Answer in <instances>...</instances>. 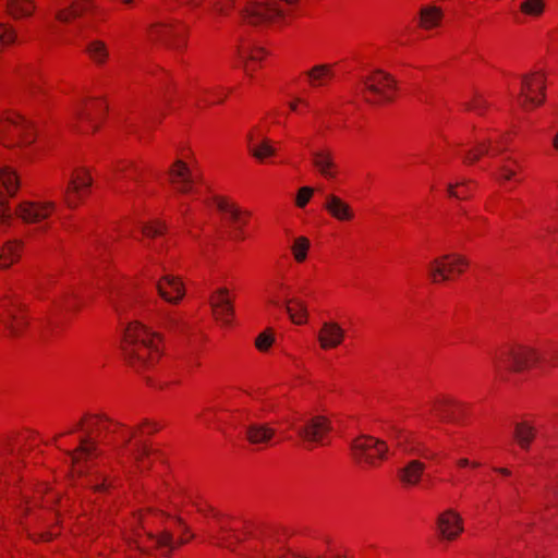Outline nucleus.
I'll list each match as a JSON object with an SVG mask.
<instances>
[{
  "mask_svg": "<svg viewBox=\"0 0 558 558\" xmlns=\"http://www.w3.org/2000/svg\"><path fill=\"white\" fill-rule=\"evenodd\" d=\"M182 522L162 511L147 508L134 513L125 526V538L131 548L143 554L158 550L168 555L189 541V537L175 536Z\"/></svg>",
  "mask_w": 558,
  "mask_h": 558,
  "instance_id": "obj_2",
  "label": "nucleus"
},
{
  "mask_svg": "<svg viewBox=\"0 0 558 558\" xmlns=\"http://www.w3.org/2000/svg\"><path fill=\"white\" fill-rule=\"evenodd\" d=\"M217 407L220 429L225 426H231V407L226 404H217Z\"/></svg>",
  "mask_w": 558,
  "mask_h": 558,
  "instance_id": "obj_64",
  "label": "nucleus"
},
{
  "mask_svg": "<svg viewBox=\"0 0 558 558\" xmlns=\"http://www.w3.org/2000/svg\"><path fill=\"white\" fill-rule=\"evenodd\" d=\"M311 241L304 235L296 236L290 247L293 259L296 264H303L308 257Z\"/></svg>",
  "mask_w": 558,
  "mask_h": 558,
  "instance_id": "obj_49",
  "label": "nucleus"
},
{
  "mask_svg": "<svg viewBox=\"0 0 558 558\" xmlns=\"http://www.w3.org/2000/svg\"><path fill=\"white\" fill-rule=\"evenodd\" d=\"M542 364L558 367V344H553L541 351Z\"/></svg>",
  "mask_w": 558,
  "mask_h": 558,
  "instance_id": "obj_61",
  "label": "nucleus"
},
{
  "mask_svg": "<svg viewBox=\"0 0 558 558\" xmlns=\"http://www.w3.org/2000/svg\"><path fill=\"white\" fill-rule=\"evenodd\" d=\"M37 140L34 122L21 113L7 110L0 113V145L5 148H26Z\"/></svg>",
  "mask_w": 558,
  "mask_h": 558,
  "instance_id": "obj_5",
  "label": "nucleus"
},
{
  "mask_svg": "<svg viewBox=\"0 0 558 558\" xmlns=\"http://www.w3.org/2000/svg\"><path fill=\"white\" fill-rule=\"evenodd\" d=\"M17 457L11 453H2L0 457V476H8L9 469L13 472L14 470H17V465H13L15 462H17Z\"/></svg>",
  "mask_w": 558,
  "mask_h": 558,
  "instance_id": "obj_62",
  "label": "nucleus"
},
{
  "mask_svg": "<svg viewBox=\"0 0 558 558\" xmlns=\"http://www.w3.org/2000/svg\"><path fill=\"white\" fill-rule=\"evenodd\" d=\"M236 56L243 64L244 72L247 75H253V72H255L267 58L268 52L264 47L253 40L243 38L236 46Z\"/></svg>",
  "mask_w": 558,
  "mask_h": 558,
  "instance_id": "obj_21",
  "label": "nucleus"
},
{
  "mask_svg": "<svg viewBox=\"0 0 558 558\" xmlns=\"http://www.w3.org/2000/svg\"><path fill=\"white\" fill-rule=\"evenodd\" d=\"M234 89V87H227L222 85L202 87L195 95L196 106L203 109L210 106L222 105Z\"/></svg>",
  "mask_w": 558,
  "mask_h": 558,
  "instance_id": "obj_31",
  "label": "nucleus"
},
{
  "mask_svg": "<svg viewBox=\"0 0 558 558\" xmlns=\"http://www.w3.org/2000/svg\"><path fill=\"white\" fill-rule=\"evenodd\" d=\"M155 453L146 442H141L133 454V462L138 472L148 470L153 463Z\"/></svg>",
  "mask_w": 558,
  "mask_h": 558,
  "instance_id": "obj_46",
  "label": "nucleus"
},
{
  "mask_svg": "<svg viewBox=\"0 0 558 558\" xmlns=\"http://www.w3.org/2000/svg\"><path fill=\"white\" fill-rule=\"evenodd\" d=\"M201 422L209 427L218 428L219 426V420H218V407L217 404L209 405L205 408L198 415Z\"/></svg>",
  "mask_w": 558,
  "mask_h": 558,
  "instance_id": "obj_55",
  "label": "nucleus"
},
{
  "mask_svg": "<svg viewBox=\"0 0 558 558\" xmlns=\"http://www.w3.org/2000/svg\"><path fill=\"white\" fill-rule=\"evenodd\" d=\"M82 302L73 287H61L53 299V311L76 312Z\"/></svg>",
  "mask_w": 558,
  "mask_h": 558,
  "instance_id": "obj_36",
  "label": "nucleus"
},
{
  "mask_svg": "<svg viewBox=\"0 0 558 558\" xmlns=\"http://www.w3.org/2000/svg\"><path fill=\"white\" fill-rule=\"evenodd\" d=\"M312 165L314 169L328 181L336 180L340 174V167L336 162V156L328 147L313 151Z\"/></svg>",
  "mask_w": 558,
  "mask_h": 558,
  "instance_id": "obj_27",
  "label": "nucleus"
},
{
  "mask_svg": "<svg viewBox=\"0 0 558 558\" xmlns=\"http://www.w3.org/2000/svg\"><path fill=\"white\" fill-rule=\"evenodd\" d=\"M23 515L35 521L29 536L34 542H50L60 534L59 511H51V507L59 504L62 507V498L46 483L39 484L33 497H25Z\"/></svg>",
  "mask_w": 558,
  "mask_h": 558,
  "instance_id": "obj_4",
  "label": "nucleus"
},
{
  "mask_svg": "<svg viewBox=\"0 0 558 558\" xmlns=\"http://www.w3.org/2000/svg\"><path fill=\"white\" fill-rule=\"evenodd\" d=\"M209 304L214 318L222 325H228L234 316L233 294L229 289L221 287L216 289L210 298Z\"/></svg>",
  "mask_w": 558,
  "mask_h": 558,
  "instance_id": "obj_22",
  "label": "nucleus"
},
{
  "mask_svg": "<svg viewBox=\"0 0 558 558\" xmlns=\"http://www.w3.org/2000/svg\"><path fill=\"white\" fill-rule=\"evenodd\" d=\"M275 337L271 329H266L255 338V348L262 352H267L274 344Z\"/></svg>",
  "mask_w": 558,
  "mask_h": 558,
  "instance_id": "obj_59",
  "label": "nucleus"
},
{
  "mask_svg": "<svg viewBox=\"0 0 558 558\" xmlns=\"http://www.w3.org/2000/svg\"><path fill=\"white\" fill-rule=\"evenodd\" d=\"M360 94L368 104L386 105L397 98L398 83L390 73L375 70L362 78Z\"/></svg>",
  "mask_w": 558,
  "mask_h": 558,
  "instance_id": "obj_8",
  "label": "nucleus"
},
{
  "mask_svg": "<svg viewBox=\"0 0 558 558\" xmlns=\"http://www.w3.org/2000/svg\"><path fill=\"white\" fill-rule=\"evenodd\" d=\"M331 428V421L327 416L315 415L306 421L299 435L304 441L320 444Z\"/></svg>",
  "mask_w": 558,
  "mask_h": 558,
  "instance_id": "obj_28",
  "label": "nucleus"
},
{
  "mask_svg": "<svg viewBox=\"0 0 558 558\" xmlns=\"http://www.w3.org/2000/svg\"><path fill=\"white\" fill-rule=\"evenodd\" d=\"M82 51L86 59L98 69L107 66L111 60L109 45L100 38L86 41Z\"/></svg>",
  "mask_w": 558,
  "mask_h": 558,
  "instance_id": "obj_34",
  "label": "nucleus"
},
{
  "mask_svg": "<svg viewBox=\"0 0 558 558\" xmlns=\"http://www.w3.org/2000/svg\"><path fill=\"white\" fill-rule=\"evenodd\" d=\"M15 211L10 207V199L0 189V231L9 229L14 221Z\"/></svg>",
  "mask_w": 558,
  "mask_h": 558,
  "instance_id": "obj_53",
  "label": "nucleus"
},
{
  "mask_svg": "<svg viewBox=\"0 0 558 558\" xmlns=\"http://www.w3.org/2000/svg\"><path fill=\"white\" fill-rule=\"evenodd\" d=\"M114 170L117 173L131 180H137L142 175V167L136 161L130 159L119 160L114 166Z\"/></svg>",
  "mask_w": 558,
  "mask_h": 558,
  "instance_id": "obj_51",
  "label": "nucleus"
},
{
  "mask_svg": "<svg viewBox=\"0 0 558 558\" xmlns=\"http://www.w3.org/2000/svg\"><path fill=\"white\" fill-rule=\"evenodd\" d=\"M287 312L290 319L295 325H304L308 319V312L305 302L301 299H290L287 301Z\"/></svg>",
  "mask_w": 558,
  "mask_h": 558,
  "instance_id": "obj_45",
  "label": "nucleus"
},
{
  "mask_svg": "<svg viewBox=\"0 0 558 558\" xmlns=\"http://www.w3.org/2000/svg\"><path fill=\"white\" fill-rule=\"evenodd\" d=\"M234 10V0H211L209 11L218 16H228Z\"/></svg>",
  "mask_w": 558,
  "mask_h": 558,
  "instance_id": "obj_56",
  "label": "nucleus"
},
{
  "mask_svg": "<svg viewBox=\"0 0 558 558\" xmlns=\"http://www.w3.org/2000/svg\"><path fill=\"white\" fill-rule=\"evenodd\" d=\"M0 184V189L4 195L8 196V199L14 197L20 189V177L17 172L9 166L1 167Z\"/></svg>",
  "mask_w": 558,
  "mask_h": 558,
  "instance_id": "obj_41",
  "label": "nucleus"
},
{
  "mask_svg": "<svg viewBox=\"0 0 558 558\" xmlns=\"http://www.w3.org/2000/svg\"><path fill=\"white\" fill-rule=\"evenodd\" d=\"M453 409H452V417L450 418V422H456L459 424H465L469 417L472 414V407L471 404L457 400H453Z\"/></svg>",
  "mask_w": 558,
  "mask_h": 558,
  "instance_id": "obj_54",
  "label": "nucleus"
},
{
  "mask_svg": "<svg viewBox=\"0 0 558 558\" xmlns=\"http://www.w3.org/2000/svg\"><path fill=\"white\" fill-rule=\"evenodd\" d=\"M307 85L311 88L329 86L336 77V63H320L303 72Z\"/></svg>",
  "mask_w": 558,
  "mask_h": 558,
  "instance_id": "obj_30",
  "label": "nucleus"
},
{
  "mask_svg": "<svg viewBox=\"0 0 558 558\" xmlns=\"http://www.w3.org/2000/svg\"><path fill=\"white\" fill-rule=\"evenodd\" d=\"M477 189V182L471 179H463L461 181L449 183L447 185V194L461 201L470 199Z\"/></svg>",
  "mask_w": 558,
  "mask_h": 558,
  "instance_id": "obj_42",
  "label": "nucleus"
},
{
  "mask_svg": "<svg viewBox=\"0 0 558 558\" xmlns=\"http://www.w3.org/2000/svg\"><path fill=\"white\" fill-rule=\"evenodd\" d=\"M323 209L330 218L341 223H350L356 218V213L351 204L335 193L325 195Z\"/></svg>",
  "mask_w": 558,
  "mask_h": 558,
  "instance_id": "obj_23",
  "label": "nucleus"
},
{
  "mask_svg": "<svg viewBox=\"0 0 558 558\" xmlns=\"http://www.w3.org/2000/svg\"><path fill=\"white\" fill-rule=\"evenodd\" d=\"M24 250V242L21 240L5 241L0 248V270H7L19 263Z\"/></svg>",
  "mask_w": 558,
  "mask_h": 558,
  "instance_id": "obj_37",
  "label": "nucleus"
},
{
  "mask_svg": "<svg viewBox=\"0 0 558 558\" xmlns=\"http://www.w3.org/2000/svg\"><path fill=\"white\" fill-rule=\"evenodd\" d=\"M288 108L291 112H293L300 117H305L307 114L316 112L310 98L304 97V96H296V97L292 98L288 102Z\"/></svg>",
  "mask_w": 558,
  "mask_h": 558,
  "instance_id": "obj_52",
  "label": "nucleus"
},
{
  "mask_svg": "<svg viewBox=\"0 0 558 558\" xmlns=\"http://www.w3.org/2000/svg\"><path fill=\"white\" fill-rule=\"evenodd\" d=\"M108 112V104L102 97H87L76 104L72 110V128L82 134L97 132Z\"/></svg>",
  "mask_w": 558,
  "mask_h": 558,
  "instance_id": "obj_7",
  "label": "nucleus"
},
{
  "mask_svg": "<svg viewBox=\"0 0 558 558\" xmlns=\"http://www.w3.org/2000/svg\"><path fill=\"white\" fill-rule=\"evenodd\" d=\"M94 178L86 166H75L63 192V202L70 209L80 207L92 193Z\"/></svg>",
  "mask_w": 558,
  "mask_h": 558,
  "instance_id": "obj_13",
  "label": "nucleus"
},
{
  "mask_svg": "<svg viewBox=\"0 0 558 558\" xmlns=\"http://www.w3.org/2000/svg\"><path fill=\"white\" fill-rule=\"evenodd\" d=\"M395 439L398 447L405 453L416 457L418 460H426L439 464L442 460V454L428 447L427 445L411 439V434L407 430H397Z\"/></svg>",
  "mask_w": 558,
  "mask_h": 558,
  "instance_id": "obj_18",
  "label": "nucleus"
},
{
  "mask_svg": "<svg viewBox=\"0 0 558 558\" xmlns=\"http://www.w3.org/2000/svg\"><path fill=\"white\" fill-rule=\"evenodd\" d=\"M353 462L361 469L378 468L388 459L389 447L386 441L369 435L355 437L350 447Z\"/></svg>",
  "mask_w": 558,
  "mask_h": 558,
  "instance_id": "obj_11",
  "label": "nucleus"
},
{
  "mask_svg": "<svg viewBox=\"0 0 558 558\" xmlns=\"http://www.w3.org/2000/svg\"><path fill=\"white\" fill-rule=\"evenodd\" d=\"M537 435V424L533 418H523L513 426V441L523 451H530Z\"/></svg>",
  "mask_w": 558,
  "mask_h": 558,
  "instance_id": "obj_33",
  "label": "nucleus"
},
{
  "mask_svg": "<svg viewBox=\"0 0 558 558\" xmlns=\"http://www.w3.org/2000/svg\"><path fill=\"white\" fill-rule=\"evenodd\" d=\"M425 470L423 461L412 459L398 470L397 477L403 488L411 489L420 485Z\"/></svg>",
  "mask_w": 558,
  "mask_h": 558,
  "instance_id": "obj_35",
  "label": "nucleus"
},
{
  "mask_svg": "<svg viewBox=\"0 0 558 558\" xmlns=\"http://www.w3.org/2000/svg\"><path fill=\"white\" fill-rule=\"evenodd\" d=\"M315 190L311 186H302L298 190L295 195V206L298 208H305L307 204L311 202Z\"/></svg>",
  "mask_w": 558,
  "mask_h": 558,
  "instance_id": "obj_63",
  "label": "nucleus"
},
{
  "mask_svg": "<svg viewBox=\"0 0 558 558\" xmlns=\"http://www.w3.org/2000/svg\"><path fill=\"white\" fill-rule=\"evenodd\" d=\"M19 43V34L13 24L0 21V52L15 46Z\"/></svg>",
  "mask_w": 558,
  "mask_h": 558,
  "instance_id": "obj_48",
  "label": "nucleus"
},
{
  "mask_svg": "<svg viewBox=\"0 0 558 558\" xmlns=\"http://www.w3.org/2000/svg\"><path fill=\"white\" fill-rule=\"evenodd\" d=\"M546 77L541 71L522 76L517 105L524 111H532L545 102Z\"/></svg>",
  "mask_w": 558,
  "mask_h": 558,
  "instance_id": "obj_14",
  "label": "nucleus"
},
{
  "mask_svg": "<svg viewBox=\"0 0 558 558\" xmlns=\"http://www.w3.org/2000/svg\"><path fill=\"white\" fill-rule=\"evenodd\" d=\"M345 329L335 320L324 322L317 332L319 348L324 351L339 348L345 340Z\"/></svg>",
  "mask_w": 558,
  "mask_h": 558,
  "instance_id": "obj_24",
  "label": "nucleus"
},
{
  "mask_svg": "<svg viewBox=\"0 0 558 558\" xmlns=\"http://www.w3.org/2000/svg\"><path fill=\"white\" fill-rule=\"evenodd\" d=\"M167 231L165 222L154 220L143 227V235L148 239H157L163 235Z\"/></svg>",
  "mask_w": 558,
  "mask_h": 558,
  "instance_id": "obj_58",
  "label": "nucleus"
},
{
  "mask_svg": "<svg viewBox=\"0 0 558 558\" xmlns=\"http://www.w3.org/2000/svg\"><path fill=\"white\" fill-rule=\"evenodd\" d=\"M453 400L454 398L450 396L437 397L430 405L432 415L440 421L450 422L452 417Z\"/></svg>",
  "mask_w": 558,
  "mask_h": 558,
  "instance_id": "obj_44",
  "label": "nucleus"
},
{
  "mask_svg": "<svg viewBox=\"0 0 558 558\" xmlns=\"http://www.w3.org/2000/svg\"><path fill=\"white\" fill-rule=\"evenodd\" d=\"M444 20V12L439 7L425 5L420 9L417 27L423 31H432L440 26Z\"/></svg>",
  "mask_w": 558,
  "mask_h": 558,
  "instance_id": "obj_39",
  "label": "nucleus"
},
{
  "mask_svg": "<svg viewBox=\"0 0 558 558\" xmlns=\"http://www.w3.org/2000/svg\"><path fill=\"white\" fill-rule=\"evenodd\" d=\"M215 204L223 217L229 220L235 228L241 229L248 223L251 214L241 209L231 198L226 196H217Z\"/></svg>",
  "mask_w": 558,
  "mask_h": 558,
  "instance_id": "obj_32",
  "label": "nucleus"
},
{
  "mask_svg": "<svg viewBox=\"0 0 558 558\" xmlns=\"http://www.w3.org/2000/svg\"><path fill=\"white\" fill-rule=\"evenodd\" d=\"M120 350L124 362L135 372L155 367L165 354L163 336L138 320L124 328Z\"/></svg>",
  "mask_w": 558,
  "mask_h": 558,
  "instance_id": "obj_3",
  "label": "nucleus"
},
{
  "mask_svg": "<svg viewBox=\"0 0 558 558\" xmlns=\"http://www.w3.org/2000/svg\"><path fill=\"white\" fill-rule=\"evenodd\" d=\"M156 288L160 298L170 304H178L185 295V288L181 278L173 275L161 277Z\"/></svg>",
  "mask_w": 558,
  "mask_h": 558,
  "instance_id": "obj_29",
  "label": "nucleus"
},
{
  "mask_svg": "<svg viewBox=\"0 0 558 558\" xmlns=\"http://www.w3.org/2000/svg\"><path fill=\"white\" fill-rule=\"evenodd\" d=\"M276 436V429L268 424L252 422L246 429V439L252 445H268Z\"/></svg>",
  "mask_w": 558,
  "mask_h": 558,
  "instance_id": "obj_40",
  "label": "nucleus"
},
{
  "mask_svg": "<svg viewBox=\"0 0 558 558\" xmlns=\"http://www.w3.org/2000/svg\"><path fill=\"white\" fill-rule=\"evenodd\" d=\"M546 11V0H522L519 12L531 20L541 19Z\"/></svg>",
  "mask_w": 558,
  "mask_h": 558,
  "instance_id": "obj_47",
  "label": "nucleus"
},
{
  "mask_svg": "<svg viewBox=\"0 0 558 558\" xmlns=\"http://www.w3.org/2000/svg\"><path fill=\"white\" fill-rule=\"evenodd\" d=\"M242 21L258 26L282 23L291 19V10L276 0H247L240 11Z\"/></svg>",
  "mask_w": 558,
  "mask_h": 558,
  "instance_id": "obj_10",
  "label": "nucleus"
},
{
  "mask_svg": "<svg viewBox=\"0 0 558 558\" xmlns=\"http://www.w3.org/2000/svg\"><path fill=\"white\" fill-rule=\"evenodd\" d=\"M487 143H492L493 157L499 156L507 151L511 143V135L509 133H493L485 137Z\"/></svg>",
  "mask_w": 558,
  "mask_h": 558,
  "instance_id": "obj_50",
  "label": "nucleus"
},
{
  "mask_svg": "<svg viewBox=\"0 0 558 558\" xmlns=\"http://www.w3.org/2000/svg\"><path fill=\"white\" fill-rule=\"evenodd\" d=\"M0 324L11 336L22 335L29 324L28 311L17 302L5 301L0 305Z\"/></svg>",
  "mask_w": 558,
  "mask_h": 558,
  "instance_id": "obj_16",
  "label": "nucleus"
},
{
  "mask_svg": "<svg viewBox=\"0 0 558 558\" xmlns=\"http://www.w3.org/2000/svg\"><path fill=\"white\" fill-rule=\"evenodd\" d=\"M436 531L441 539L454 541L463 532L462 518L452 509L445 510L437 517Z\"/></svg>",
  "mask_w": 558,
  "mask_h": 558,
  "instance_id": "obj_25",
  "label": "nucleus"
},
{
  "mask_svg": "<svg viewBox=\"0 0 558 558\" xmlns=\"http://www.w3.org/2000/svg\"><path fill=\"white\" fill-rule=\"evenodd\" d=\"M101 13L102 10L95 0H72L69 5L54 12V20L62 24H71L85 15L98 17Z\"/></svg>",
  "mask_w": 558,
  "mask_h": 558,
  "instance_id": "obj_19",
  "label": "nucleus"
},
{
  "mask_svg": "<svg viewBox=\"0 0 558 558\" xmlns=\"http://www.w3.org/2000/svg\"><path fill=\"white\" fill-rule=\"evenodd\" d=\"M492 177L501 186L520 184L524 180L523 161L513 155L502 156L496 162Z\"/></svg>",
  "mask_w": 558,
  "mask_h": 558,
  "instance_id": "obj_17",
  "label": "nucleus"
},
{
  "mask_svg": "<svg viewBox=\"0 0 558 558\" xmlns=\"http://www.w3.org/2000/svg\"><path fill=\"white\" fill-rule=\"evenodd\" d=\"M488 107L489 104L482 94H475L473 98L466 104L468 110L474 111L480 116L484 114L487 111Z\"/></svg>",
  "mask_w": 558,
  "mask_h": 558,
  "instance_id": "obj_60",
  "label": "nucleus"
},
{
  "mask_svg": "<svg viewBox=\"0 0 558 558\" xmlns=\"http://www.w3.org/2000/svg\"><path fill=\"white\" fill-rule=\"evenodd\" d=\"M542 364L539 350L522 344H506L498 348L493 357L496 373H524Z\"/></svg>",
  "mask_w": 558,
  "mask_h": 558,
  "instance_id": "obj_6",
  "label": "nucleus"
},
{
  "mask_svg": "<svg viewBox=\"0 0 558 558\" xmlns=\"http://www.w3.org/2000/svg\"><path fill=\"white\" fill-rule=\"evenodd\" d=\"M150 43L170 50L183 52L187 48L190 27L182 21L168 20L151 23L146 32Z\"/></svg>",
  "mask_w": 558,
  "mask_h": 558,
  "instance_id": "obj_9",
  "label": "nucleus"
},
{
  "mask_svg": "<svg viewBox=\"0 0 558 558\" xmlns=\"http://www.w3.org/2000/svg\"><path fill=\"white\" fill-rule=\"evenodd\" d=\"M484 156L493 157L492 143H487L486 138H477L476 144L463 154L462 162L472 166Z\"/></svg>",
  "mask_w": 558,
  "mask_h": 558,
  "instance_id": "obj_43",
  "label": "nucleus"
},
{
  "mask_svg": "<svg viewBox=\"0 0 558 558\" xmlns=\"http://www.w3.org/2000/svg\"><path fill=\"white\" fill-rule=\"evenodd\" d=\"M255 414L247 409H238L231 407V426H238L242 424H251Z\"/></svg>",
  "mask_w": 558,
  "mask_h": 558,
  "instance_id": "obj_57",
  "label": "nucleus"
},
{
  "mask_svg": "<svg viewBox=\"0 0 558 558\" xmlns=\"http://www.w3.org/2000/svg\"><path fill=\"white\" fill-rule=\"evenodd\" d=\"M37 5L35 0H7L5 12L14 21L34 16Z\"/></svg>",
  "mask_w": 558,
  "mask_h": 558,
  "instance_id": "obj_38",
  "label": "nucleus"
},
{
  "mask_svg": "<svg viewBox=\"0 0 558 558\" xmlns=\"http://www.w3.org/2000/svg\"><path fill=\"white\" fill-rule=\"evenodd\" d=\"M246 148L248 155L259 163L278 155L276 143L268 137V128L265 123H258L250 129L246 135Z\"/></svg>",
  "mask_w": 558,
  "mask_h": 558,
  "instance_id": "obj_15",
  "label": "nucleus"
},
{
  "mask_svg": "<svg viewBox=\"0 0 558 558\" xmlns=\"http://www.w3.org/2000/svg\"><path fill=\"white\" fill-rule=\"evenodd\" d=\"M169 182L180 193H190L193 190L195 175L190 165L182 160H175L168 172Z\"/></svg>",
  "mask_w": 558,
  "mask_h": 558,
  "instance_id": "obj_26",
  "label": "nucleus"
},
{
  "mask_svg": "<svg viewBox=\"0 0 558 558\" xmlns=\"http://www.w3.org/2000/svg\"><path fill=\"white\" fill-rule=\"evenodd\" d=\"M161 425L145 418L134 427L113 421L104 413H86L66 432L59 433L52 442L60 447V440L66 435L82 432L78 446L69 452L71 459V475L82 477L81 485L95 494H109L118 486V478L111 476L106 469L94 468V461L106 448H119L129 444L137 436L157 433Z\"/></svg>",
  "mask_w": 558,
  "mask_h": 558,
  "instance_id": "obj_1",
  "label": "nucleus"
},
{
  "mask_svg": "<svg viewBox=\"0 0 558 558\" xmlns=\"http://www.w3.org/2000/svg\"><path fill=\"white\" fill-rule=\"evenodd\" d=\"M53 201H25L19 204L15 215L26 223H39L54 214Z\"/></svg>",
  "mask_w": 558,
  "mask_h": 558,
  "instance_id": "obj_20",
  "label": "nucleus"
},
{
  "mask_svg": "<svg viewBox=\"0 0 558 558\" xmlns=\"http://www.w3.org/2000/svg\"><path fill=\"white\" fill-rule=\"evenodd\" d=\"M469 265V259L464 255L444 254L429 262L427 277L435 284L452 281L464 274Z\"/></svg>",
  "mask_w": 558,
  "mask_h": 558,
  "instance_id": "obj_12",
  "label": "nucleus"
}]
</instances>
